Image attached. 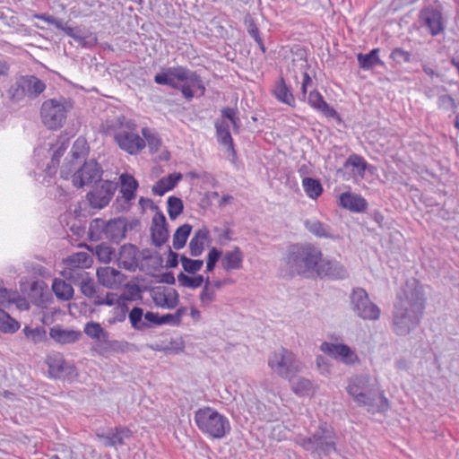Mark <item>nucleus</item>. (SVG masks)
<instances>
[{"instance_id": "nucleus-1", "label": "nucleus", "mask_w": 459, "mask_h": 459, "mask_svg": "<svg viewBox=\"0 0 459 459\" xmlns=\"http://www.w3.org/2000/svg\"><path fill=\"white\" fill-rule=\"evenodd\" d=\"M425 303V293L419 281L407 280L396 293L392 310V331L398 336L413 332L420 324Z\"/></svg>"}, {"instance_id": "nucleus-2", "label": "nucleus", "mask_w": 459, "mask_h": 459, "mask_svg": "<svg viewBox=\"0 0 459 459\" xmlns=\"http://www.w3.org/2000/svg\"><path fill=\"white\" fill-rule=\"evenodd\" d=\"M346 391L357 405L365 407L368 412H384L389 408L388 400L378 384L368 375L350 378Z\"/></svg>"}, {"instance_id": "nucleus-3", "label": "nucleus", "mask_w": 459, "mask_h": 459, "mask_svg": "<svg viewBox=\"0 0 459 459\" xmlns=\"http://www.w3.org/2000/svg\"><path fill=\"white\" fill-rule=\"evenodd\" d=\"M154 82L159 85L179 89L183 97L188 101L195 97V89L199 91L198 97L205 93V86L200 75L185 66L169 67L163 73L157 74L154 76Z\"/></svg>"}, {"instance_id": "nucleus-4", "label": "nucleus", "mask_w": 459, "mask_h": 459, "mask_svg": "<svg viewBox=\"0 0 459 459\" xmlns=\"http://www.w3.org/2000/svg\"><path fill=\"white\" fill-rule=\"evenodd\" d=\"M105 132L114 138L121 150L129 154H137L145 147V141L138 134L135 122L125 116L108 120Z\"/></svg>"}, {"instance_id": "nucleus-5", "label": "nucleus", "mask_w": 459, "mask_h": 459, "mask_svg": "<svg viewBox=\"0 0 459 459\" xmlns=\"http://www.w3.org/2000/svg\"><path fill=\"white\" fill-rule=\"evenodd\" d=\"M322 256L320 248L313 244H296L290 247L286 262L293 273L308 275L316 273Z\"/></svg>"}, {"instance_id": "nucleus-6", "label": "nucleus", "mask_w": 459, "mask_h": 459, "mask_svg": "<svg viewBox=\"0 0 459 459\" xmlns=\"http://www.w3.org/2000/svg\"><path fill=\"white\" fill-rule=\"evenodd\" d=\"M194 419L198 429L214 439L225 437L231 430L229 419L210 406L195 411Z\"/></svg>"}, {"instance_id": "nucleus-7", "label": "nucleus", "mask_w": 459, "mask_h": 459, "mask_svg": "<svg viewBox=\"0 0 459 459\" xmlns=\"http://www.w3.org/2000/svg\"><path fill=\"white\" fill-rule=\"evenodd\" d=\"M336 439L333 428L325 423L311 437L297 436L295 442L307 451L327 455L336 451Z\"/></svg>"}, {"instance_id": "nucleus-8", "label": "nucleus", "mask_w": 459, "mask_h": 459, "mask_svg": "<svg viewBox=\"0 0 459 459\" xmlns=\"http://www.w3.org/2000/svg\"><path fill=\"white\" fill-rule=\"evenodd\" d=\"M102 173V168L95 160L84 161L80 167H69V164H63L61 167L62 178L68 179L71 177L73 185L77 188L100 181Z\"/></svg>"}, {"instance_id": "nucleus-9", "label": "nucleus", "mask_w": 459, "mask_h": 459, "mask_svg": "<svg viewBox=\"0 0 459 459\" xmlns=\"http://www.w3.org/2000/svg\"><path fill=\"white\" fill-rule=\"evenodd\" d=\"M268 367L278 377L289 379L302 371L303 364L293 352L281 348L268 358Z\"/></svg>"}, {"instance_id": "nucleus-10", "label": "nucleus", "mask_w": 459, "mask_h": 459, "mask_svg": "<svg viewBox=\"0 0 459 459\" xmlns=\"http://www.w3.org/2000/svg\"><path fill=\"white\" fill-rule=\"evenodd\" d=\"M71 102L64 98L60 100L49 99L45 100L40 108V117L42 123L52 130L62 127L65 121L67 113L72 109Z\"/></svg>"}, {"instance_id": "nucleus-11", "label": "nucleus", "mask_w": 459, "mask_h": 459, "mask_svg": "<svg viewBox=\"0 0 459 459\" xmlns=\"http://www.w3.org/2000/svg\"><path fill=\"white\" fill-rule=\"evenodd\" d=\"M352 311L364 320H377L380 316L379 307L371 302L366 290L356 288L350 296Z\"/></svg>"}, {"instance_id": "nucleus-12", "label": "nucleus", "mask_w": 459, "mask_h": 459, "mask_svg": "<svg viewBox=\"0 0 459 459\" xmlns=\"http://www.w3.org/2000/svg\"><path fill=\"white\" fill-rule=\"evenodd\" d=\"M49 375L57 379H73L77 376L76 368L65 361L61 353L56 352L47 357Z\"/></svg>"}, {"instance_id": "nucleus-13", "label": "nucleus", "mask_w": 459, "mask_h": 459, "mask_svg": "<svg viewBox=\"0 0 459 459\" xmlns=\"http://www.w3.org/2000/svg\"><path fill=\"white\" fill-rule=\"evenodd\" d=\"M420 23L426 28L431 36H437L445 30L442 13L434 8H425L420 11Z\"/></svg>"}, {"instance_id": "nucleus-14", "label": "nucleus", "mask_w": 459, "mask_h": 459, "mask_svg": "<svg viewBox=\"0 0 459 459\" xmlns=\"http://www.w3.org/2000/svg\"><path fill=\"white\" fill-rule=\"evenodd\" d=\"M320 350L346 365H354L356 362L359 361L357 354L346 344H335L325 342L321 344Z\"/></svg>"}, {"instance_id": "nucleus-15", "label": "nucleus", "mask_w": 459, "mask_h": 459, "mask_svg": "<svg viewBox=\"0 0 459 459\" xmlns=\"http://www.w3.org/2000/svg\"><path fill=\"white\" fill-rule=\"evenodd\" d=\"M68 279L74 284L80 287L81 292L87 298L92 299L93 301L99 298L98 287L96 286L93 279L89 276V273L84 270H74L68 273Z\"/></svg>"}, {"instance_id": "nucleus-16", "label": "nucleus", "mask_w": 459, "mask_h": 459, "mask_svg": "<svg viewBox=\"0 0 459 459\" xmlns=\"http://www.w3.org/2000/svg\"><path fill=\"white\" fill-rule=\"evenodd\" d=\"M116 190L115 185L108 180L104 181L100 187L87 194L91 207L101 209L108 204Z\"/></svg>"}, {"instance_id": "nucleus-17", "label": "nucleus", "mask_w": 459, "mask_h": 459, "mask_svg": "<svg viewBox=\"0 0 459 459\" xmlns=\"http://www.w3.org/2000/svg\"><path fill=\"white\" fill-rule=\"evenodd\" d=\"M97 277L102 286L111 290L119 289L126 280L124 273L110 266L99 268Z\"/></svg>"}, {"instance_id": "nucleus-18", "label": "nucleus", "mask_w": 459, "mask_h": 459, "mask_svg": "<svg viewBox=\"0 0 459 459\" xmlns=\"http://www.w3.org/2000/svg\"><path fill=\"white\" fill-rule=\"evenodd\" d=\"M316 273L322 277L327 276L331 279L342 280L348 276L345 267L337 261L321 258Z\"/></svg>"}, {"instance_id": "nucleus-19", "label": "nucleus", "mask_w": 459, "mask_h": 459, "mask_svg": "<svg viewBox=\"0 0 459 459\" xmlns=\"http://www.w3.org/2000/svg\"><path fill=\"white\" fill-rule=\"evenodd\" d=\"M151 231L152 242L156 247H160L167 242L169 230L166 218L162 212H157L153 216Z\"/></svg>"}, {"instance_id": "nucleus-20", "label": "nucleus", "mask_w": 459, "mask_h": 459, "mask_svg": "<svg viewBox=\"0 0 459 459\" xmlns=\"http://www.w3.org/2000/svg\"><path fill=\"white\" fill-rule=\"evenodd\" d=\"M132 432L126 427H117L107 433L97 434V437L104 441L105 446H123L125 439L129 438Z\"/></svg>"}, {"instance_id": "nucleus-21", "label": "nucleus", "mask_w": 459, "mask_h": 459, "mask_svg": "<svg viewBox=\"0 0 459 459\" xmlns=\"http://www.w3.org/2000/svg\"><path fill=\"white\" fill-rule=\"evenodd\" d=\"M117 261L120 267L128 271H135L138 266L137 249L133 245H124L120 247Z\"/></svg>"}, {"instance_id": "nucleus-22", "label": "nucleus", "mask_w": 459, "mask_h": 459, "mask_svg": "<svg viewBox=\"0 0 459 459\" xmlns=\"http://www.w3.org/2000/svg\"><path fill=\"white\" fill-rule=\"evenodd\" d=\"M368 168V163L363 157L358 154H351L348 157L343 164V169H338V173H342L343 169L351 170L350 177L353 178H362Z\"/></svg>"}, {"instance_id": "nucleus-23", "label": "nucleus", "mask_w": 459, "mask_h": 459, "mask_svg": "<svg viewBox=\"0 0 459 459\" xmlns=\"http://www.w3.org/2000/svg\"><path fill=\"white\" fill-rule=\"evenodd\" d=\"M340 204L351 212H362L368 207L367 201L359 195L346 192L340 195Z\"/></svg>"}, {"instance_id": "nucleus-24", "label": "nucleus", "mask_w": 459, "mask_h": 459, "mask_svg": "<svg viewBox=\"0 0 459 459\" xmlns=\"http://www.w3.org/2000/svg\"><path fill=\"white\" fill-rule=\"evenodd\" d=\"M244 254L238 247L226 251L221 257V266L226 272L242 268Z\"/></svg>"}, {"instance_id": "nucleus-25", "label": "nucleus", "mask_w": 459, "mask_h": 459, "mask_svg": "<svg viewBox=\"0 0 459 459\" xmlns=\"http://www.w3.org/2000/svg\"><path fill=\"white\" fill-rule=\"evenodd\" d=\"M130 343L126 341L109 340L106 337L102 344H95L93 350L100 355H105L110 352L124 353L128 351Z\"/></svg>"}, {"instance_id": "nucleus-26", "label": "nucleus", "mask_w": 459, "mask_h": 459, "mask_svg": "<svg viewBox=\"0 0 459 459\" xmlns=\"http://www.w3.org/2000/svg\"><path fill=\"white\" fill-rule=\"evenodd\" d=\"M49 336L61 344H68L76 342L82 336L80 331L64 329L60 325L52 327L49 331Z\"/></svg>"}, {"instance_id": "nucleus-27", "label": "nucleus", "mask_w": 459, "mask_h": 459, "mask_svg": "<svg viewBox=\"0 0 459 459\" xmlns=\"http://www.w3.org/2000/svg\"><path fill=\"white\" fill-rule=\"evenodd\" d=\"M92 264L91 256L86 252H78L71 255L66 259L67 270L65 272L68 277V273L74 270H84L89 268Z\"/></svg>"}, {"instance_id": "nucleus-28", "label": "nucleus", "mask_w": 459, "mask_h": 459, "mask_svg": "<svg viewBox=\"0 0 459 459\" xmlns=\"http://www.w3.org/2000/svg\"><path fill=\"white\" fill-rule=\"evenodd\" d=\"M181 173H172L168 177L161 178L153 186L152 193L156 195H163L166 192L172 190L178 183L182 179Z\"/></svg>"}, {"instance_id": "nucleus-29", "label": "nucleus", "mask_w": 459, "mask_h": 459, "mask_svg": "<svg viewBox=\"0 0 459 459\" xmlns=\"http://www.w3.org/2000/svg\"><path fill=\"white\" fill-rule=\"evenodd\" d=\"M64 32L82 48H91L98 43L97 36L91 31L81 33L80 30L67 26V28L64 29Z\"/></svg>"}, {"instance_id": "nucleus-30", "label": "nucleus", "mask_w": 459, "mask_h": 459, "mask_svg": "<svg viewBox=\"0 0 459 459\" xmlns=\"http://www.w3.org/2000/svg\"><path fill=\"white\" fill-rule=\"evenodd\" d=\"M120 193L126 202L135 198V191L138 187L137 180L130 174L124 173L120 176Z\"/></svg>"}, {"instance_id": "nucleus-31", "label": "nucleus", "mask_w": 459, "mask_h": 459, "mask_svg": "<svg viewBox=\"0 0 459 459\" xmlns=\"http://www.w3.org/2000/svg\"><path fill=\"white\" fill-rule=\"evenodd\" d=\"M89 147L84 138H78L73 144L71 150V160L64 164H69V167L79 165L88 155Z\"/></svg>"}, {"instance_id": "nucleus-32", "label": "nucleus", "mask_w": 459, "mask_h": 459, "mask_svg": "<svg viewBox=\"0 0 459 459\" xmlns=\"http://www.w3.org/2000/svg\"><path fill=\"white\" fill-rule=\"evenodd\" d=\"M291 391L299 396H308L314 393L312 382L305 377L294 376L288 379Z\"/></svg>"}, {"instance_id": "nucleus-33", "label": "nucleus", "mask_w": 459, "mask_h": 459, "mask_svg": "<svg viewBox=\"0 0 459 459\" xmlns=\"http://www.w3.org/2000/svg\"><path fill=\"white\" fill-rule=\"evenodd\" d=\"M126 223L121 219H114L107 221L106 239L118 242L125 238Z\"/></svg>"}, {"instance_id": "nucleus-34", "label": "nucleus", "mask_w": 459, "mask_h": 459, "mask_svg": "<svg viewBox=\"0 0 459 459\" xmlns=\"http://www.w3.org/2000/svg\"><path fill=\"white\" fill-rule=\"evenodd\" d=\"M87 248L97 256L100 263L108 264L113 259L117 258L115 247L108 245L107 243H100L94 247L88 246Z\"/></svg>"}, {"instance_id": "nucleus-35", "label": "nucleus", "mask_w": 459, "mask_h": 459, "mask_svg": "<svg viewBox=\"0 0 459 459\" xmlns=\"http://www.w3.org/2000/svg\"><path fill=\"white\" fill-rule=\"evenodd\" d=\"M307 101L311 107L322 112L326 117H335L337 116V112L333 108L329 107L324 100L322 95L316 91H310Z\"/></svg>"}, {"instance_id": "nucleus-36", "label": "nucleus", "mask_w": 459, "mask_h": 459, "mask_svg": "<svg viewBox=\"0 0 459 459\" xmlns=\"http://www.w3.org/2000/svg\"><path fill=\"white\" fill-rule=\"evenodd\" d=\"M305 228L317 238H333L330 226L322 223L316 219H307L304 221Z\"/></svg>"}, {"instance_id": "nucleus-37", "label": "nucleus", "mask_w": 459, "mask_h": 459, "mask_svg": "<svg viewBox=\"0 0 459 459\" xmlns=\"http://www.w3.org/2000/svg\"><path fill=\"white\" fill-rule=\"evenodd\" d=\"M378 53L379 48H374L368 54L359 53L357 55V59L359 67L363 70H371L378 65H383Z\"/></svg>"}, {"instance_id": "nucleus-38", "label": "nucleus", "mask_w": 459, "mask_h": 459, "mask_svg": "<svg viewBox=\"0 0 459 459\" xmlns=\"http://www.w3.org/2000/svg\"><path fill=\"white\" fill-rule=\"evenodd\" d=\"M84 333L92 340L97 342L96 344H102L106 337H109L107 332L99 323L91 321L85 324L83 328Z\"/></svg>"}, {"instance_id": "nucleus-39", "label": "nucleus", "mask_w": 459, "mask_h": 459, "mask_svg": "<svg viewBox=\"0 0 459 459\" xmlns=\"http://www.w3.org/2000/svg\"><path fill=\"white\" fill-rule=\"evenodd\" d=\"M23 79L25 82L26 92H28L27 95L30 99L37 98L46 89L45 82L34 75H25L23 76Z\"/></svg>"}, {"instance_id": "nucleus-40", "label": "nucleus", "mask_w": 459, "mask_h": 459, "mask_svg": "<svg viewBox=\"0 0 459 459\" xmlns=\"http://www.w3.org/2000/svg\"><path fill=\"white\" fill-rule=\"evenodd\" d=\"M208 230L201 229L195 232L189 242V252L192 256H199L204 251V242L208 238Z\"/></svg>"}, {"instance_id": "nucleus-41", "label": "nucleus", "mask_w": 459, "mask_h": 459, "mask_svg": "<svg viewBox=\"0 0 459 459\" xmlns=\"http://www.w3.org/2000/svg\"><path fill=\"white\" fill-rule=\"evenodd\" d=\"M52 290L56 297L60 300H70L74 297V288L62 279H55L52 284Z\"/></svg>"}, {"instance_id": "nucleus-42", "label": "nucleus", "mask_w": 459, "mask_h": 459, "mask_svg": "<svg viewBox=\"0 0 459 459\" xmlns=\"http://www.w3.org/2000/svg\"><path fill=\"white\" fill-rule=\"evenodd\" d=\"M107 221L96 218L89 225L88 236L91 241H99L106 238Z\"/></svg>"}, {"instance_id": "nucleus-43", "label": "nucleus", "mask_w": 459, "mask_h": 459, "mask_svg": "<svg viewBox=\"0 0 459 459\" xmlns=\"http://www.w3.org/2000/svg\"><path fill=\"white\" fill-rule=\"evenodd\" d=\"M7 93L9 99L14 103H18L23 100L25 97L28 96L23 76H20L15 80V82L11 85Z\"/></svg>"}, {"instance_id": "nucleus-44", "label": "nucleus", "mask_w": 459, "mask_h": 459, "mask_svg": "<svg viewBox=\"0 0 459 459\" xmlns=\"http://www.w3.org/2000/svg\"><path fill=\"white\" fill-rule=\"evenodd\" d=\"M131 326L136 331H145L150 328V325L144 321L143 309L134 307L128 314Z\"/></svg>"}, {"instance_id": "nucleus-45", "label": "nucleus", "mask_w": 459, "mask_h": 459, "mask_svg": "<svg viewBox=\"0 0 459 459\" xmlns=\"http://www.w3.org/2000/svg\"><path fill=\"white\" fill-rule=\"evenodd\" d=\"M274 94L275 97L281 101L282 103H285L289 106H294L295 104V99L287 87L283 78H281L280 81L277 82L275 89H274Z\"/></svg>"}, {"instance_id": "nucleus-46", "label": "nucleus", "mask_w": 459, "mask_h": 459, "mask_svg": "<svg viewBox=\"0 0 459 459\" xmlns=\"http://www.w3.org/2000/svg\"><path fill=\"white\" fill-rule=\"evenodd\" d=\"M192 226L184 224L177 229L173 235V247L177 250L185 247L186 240L191 233Z\"/></svg>"}, {"instance_id": "nucleus-47", "label": "nucleus", "mask_w": 459, "mask_h": 459, "mask_svg": "<svg viewBox=\"0 0 459 459\" xmlns=\"http://www.w3.org/2000/svg\"><path fill=\"white\" fill-rule=\"evenodd\" d=\"M302 186L306 194L312 199H316L323 192L320 181L312 178H304Z\"/></svg>"}, {"instance_id": "nucleus-48", "label": "nucleus", "mask_w": 459, "mask_h": 459, "mask_svg": "<svg viewBox=\"0 0 459 459\" xmlns=\"http://www.w3.org/2000/svg\"><path fill=\"white\" fill-rule=\"evenodd\" d=\"M199 299L203 307H208L216 300V291L211 286V280L209 277H207L204 282V287L199 295Z\"/></svg>"}, {"instance_id": "nucleus-49", "label": "nucleus", "mask_w": 459, "mask_h": 459, "mask_svg": "<svg viewBox=\"0 0 459 459\" xmlns=\"http://www.w3.org/2000/svg\"><path fill=\"white\" fill-rule=\"evenodd\" d=\"M20 328L19 323L0 308V330L4 333H15Z\"/></svg>"}, {"instance_id": "nucleus-50", "label": "nucleus", "mask_w": 459, "mask_h": 459, "mask_svg": "<svg viewBox=\"0 0 459 459\" xmlns=\"http://www.w3.org/2000/svg\"><path fill=\"white\" fill-rule=\"evenodd\" d=\"M178 281L182 287L197 289L202 286V284L205 281V279L201 274L191 277L185 274L184 273H180L178 275Z\"/></svg>"}, {"instance_id": "nucleus-51", "label": "nucleus", "mask_w": 459, "mask_h": 459, "mask_svg": "<svg viewBox=\"0 0 459 459\" xmlns=\"http://www.w3.org/2000/svg\"><path fill=\"white\" fill-rule=\"evenodd\" d=\"M437 108L445 112L455 114L457 110L455 100L448 94L439 95L437 101Z\"/></svg>"}, {"instance_id": "nucleus-52", "label": "nucleus", "mask_w": 459, "mask_h": 459, "mask_svg": "<svg viewBox=\"0 0 459 459\" xmlns=\"http://www.w3.org/2000/svg\"><path fill=\"white\" fill-rule=\"evenodd\" d=\"M180 262H181L184 271L190 274H195L197 272H199L202 269V267L204 265L203 260H199V259L193 260V259L186 257L184 255H182L180 256Z\"/></svg>"}, {"instance_id": "nucleus-53", "label": "nucleus", "mask_w": 459, "mask_h": 459, "mask_svg": "<svg viewBox=\"0 0 459 459\" xmlns=\"http://www.w3.org/2000/svg\"><path fill=\"white\" fill-rule=\"evenodd\" d=\"M168 213L170 220H175L179 214L182 213L184 205L180 198L176 196H169L168 198Z\"/></svg>"}, {"instance_id": "nucleus-54", "label": "nucleus", "mask_w": 459, "mask_h": 459, "mask_svg": "<svg viewBox=\"0 0 459 459\" xmlns=\"http://www.w3.org/2000/svg\"><path fill=\"white\" fill-rule=\"evenodd\" d=\"M142 134L143 135V139L145 143L147 142L148 146L152 152H157L160 149L161 145V140L157 134L152 132L151 129L147 127H143L142 129Z\"/></svg>"}, {"instance_id": "nucleus-55", "label": "nucleus", "mask_w": 459, "mask_h": 459, "mask_svg": "<svg viewBox=\"0 0 459 459\" xmlns=\"http://www.w3.org/2000/svg\"><path fill=\"white\" fill-rule=\"evenodd\" d=\"M128 312V307L125 302L118 303V305L114 307L112 311V316L108 319V323L109 325H115L117 323H121L126 320V314Z\"/></svg>"}, {"instance_id": "nucleus-56", "label": "nucleus", "mask_w": 459, "mask_h": 459, "mask_svg": "<svg viewBox=\"0 0 459 459\" xmlns=\"http://www.w3.org/2000/svg\"><path fill=\"white\" fill-rule=\"evenodd\" d=\"M178 297V293L176 290L169 289L163 294V303H158L157 305L169 309L175 308L179 301Z\"/></svg>"}, {"instance_id": "nucleus-57", "label": "nucleus", "mask_w": 459, "mask_h": 459, "mask_svg": "<svg viewBox=\"0 0 459 459\" xmlns=\"http://www.w3.org/2000/svg\"><path fill=\"white\" fill-rule=\"evenodd\" d=\"M411 53L402 48H394L390 54V58L396 64L409 63L411 61Z\"/></svg>"}, {"instance_id": "nucleus-58", "label": "nucleus", "mask_w": 459, "mask_h": 459, "mask_svg": "<svg viewBox=\"0 0 459 459\" xmlns=\"http://www.w3.org/2000/svg\"><path fill=\"white\" fill-rule=\"evenodd\" d=\"M68 146H69L68 139L64 140L63 142L60 143L59 146L55 151V152L52 156L50 165H48V169L56 168L59 165L60 159L64 155L65 151L67 150Z\"/></svg>"}, {"instance_id": "nucleus-59", "label": "nucleus", "mask_w": 459, "mask_h": 459, "mask_svg": "<svg viewBox=\"0 0 459 459\" xmlns=\"http://www.w3.org/2000/svg\"><path fill=\"white\" fill-rule=\"evenodd\" d=\"M221 255H222L221 250H220L216 247L211 248V250L209 251V253L207 255V261H206V271L207 272L212 273L214 270L215 265H216L217 262L219 261V259L221 257Z\"/></svg>"}, {"instance_id": "nucleus-60", "label": "nucleus", "mask_w": 459, "mask_h": 459, "mask_svg": "<svg viewBox=\"0 0 459 459\" xmlns=\"http://www.w3.org/2000/svg\"><path fill=\"white\" fill-rule=\"evenodd\" d=\"M217 133V137H218V141L228 147V150L231 152V154L233 156H235L236 154V152L234 150V146H233V140H232V137L230 135V130H219V131H216Z\"/></svg>"}, {"instance_id": "nucleus-61", "label": "nucleus", "mask_w": 459, "mask_h": 459, "mask_svg": "<svg viewBox=\"0 0 459 459\" xmlns=\"http://www.w3.org/2000/svg\"><path fill=\"white\" fill-rule=\"evenodd\" d=\"M34 17L39 20H42L48 24L54 25L56 29L61 30L63 31L64 29L67 28V26L64 24V22L61 19H57L48 13H37L34 15Z\"/></svg>"}, {"instance_id": "nucleus-62", "label": "nucleus", "mask_w": 459, "mask_h": 459, "mask_svg": "<svg viewBox=\"0 0 459 459\" xmlns=\"http://www.w3.org/2000/svg\"><path fill=\"white\" fill-rule=\"evenodd\" d=\"M16 301V293L9 291L7 289H0V308L4 309L11 303Z\"/></svg>"}, {"instance_id": "nucleus-63", "label": "nucleus", "mask_w": 459, "mask_h": 459, "mask_svg": "<svg viewBox=\"0 0 459 459\" xmlns=\"http://www.w3.org/2000/svg\"><path fill=\"white\" fill-rule=\"evenodd\" d=\"M244 23L247 27V30L248 34L254 39H256L260 37L259 30L255 22V20L252 18L250 14L245 16Z\"/></svg>"}, {"instance_id": "nucleus-64", "label": "nucleus", "mask_w": 459, "mask_h": 459, "mask_svg": "<svg viewBox=\"0 0 459 459\" xmlns=\"http://www.w3.org/2000/svg\"><path fill=\"white\" fill-rule=\"evenodd\" d=\"M23 333L28 339L37 343L42 340V333L39 328H30L29 326L24 327Z\"/></svg>"}]
</instances>
